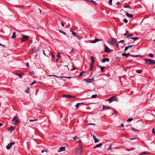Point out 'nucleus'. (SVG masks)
I'll list each match as a JSON object with an SVG mask.
<instances>
[{
	"instance_id": "obj_39",
	"label": "nucleus",
	"mask_w": 155,
	"mask_h": 155,
	"mask_svg": "<svg viewBox=\"0 0 155 155\" xmlns=\"http://www.w3.org/2000/svg\"><path fill=\"white\" fill-rule=\"evenodd\" d=\"M97 94H94V95H93L91 96V97H92V98H96V97H97Z\"/></svg>"
},
{
	"instance_id": "obj_33",
	"label": "nucleus",
	"mask_w": 155,
	"mask_h": 155,
	"mask_svg": "<svg viewBox=\"0 0 155 155\" xmlns=\"http://www.w3.org/2000/svg\"><path fill=\"white\" fill-rule=\"evenodd\" d=\"M135 149V148H131L130 149H126V150L127 151H131V150H132Z\"/></svg>"
},
{
	"instance_id": "obj_56",
	"label": "nucleus",
	"mask_w": 155,
	"mask_h": 155,
	"mask_svg": "<svg viewBox=\"0 0 155 155\" xmlns=\"http://www.w3.org/2000/svg\"><path fill=\"white\" fill-rule=\"evenodd\" d=\"M111 108L109 107H106V108H105V109H110Z\"/></svg>"
},
{
	"instance_id": "obj_7",
	"label": "nucleus",
	"mask_w": 155,
	"mask_h": 155,
	"mask_svg": "<svg viewBox=\"0 0 155 155\" xmlns=\"http://www.w3.org/2000/svg\"><path fill=\"white\" fill-rule=\"evenodd\" d=\"M86 81L88 83H91L93 82L94 81V78L91 79H87V80L85 79Z\"/></svg>"
},
{
	"instance_id": "obj_62",
	"label": "nucleus",
	"mask_w": 155,
	"mask_h": 155,
	"mask_svg": "<svg viewBox=\"0 0 155 155\" xmlns=\"http://www.w3.org/2000/svg\"><path fill=\"white\" fill-rule=\"evenodd\" d=\"M65 78H67L70 79L71 78V77H68V76H65Z\"/></svg>"
},
{
	"instance_id": "obj_43",
	"label": "nucleus",
	"mask_w": 155,
	"mask_h": 155,
	"mask_svg": "<svg viewBox=\"0 0 155 155\" xmlns=\"http://www.w3.org/2000/svg\"><path fill=\"white\" fill-rule=\"evenodd\" d=\"M136 72L138 73H140L142 72V71L140 70H136Z\"/></svg>"
},
{
	"instance_id": "obj_28",
	"label": "nucleus",
	"mask_w": 155,
	"mask_h": 155,
	"mask_svg": "<svg viewBox=\"0 0 155 155\" xmlns=\"http://www.w3.org/2000/svg\"><path fill=\"white\" fill-rule=\"evenodd\" d=\"M91 63H94V58L93 56H92L91 58Z\"/></svg>"
},
{
	"instance_id": "obj_45",
	"label": "nucleus",
	"mask_w": 155,
	"mask_h": 155,
	"mask_svg": "<svg viewBox=\"0 0 155 155\" xmlns=\"http://www.w3.org/2000/svg\"><path fill=\"white\" fill-rule=\"evenodd\" d=\"M36 83V81H34L33 82H32L31 84V85H33L34 84Z\"/></svg>"
},
{
	"instance_id": "obj_20",
	"label": "nucleus",
	"mask_w": 155,
	"mask_h": 155,
	"mask_svg": "<svg viewBox=\"0 0 155 155\" xmlns=\"http://www.w3.org/2000/svg\"><path fill=\"white\" fill-rule=\"evenodd\" d=\"M112 149V145H110L108 148L107 149V150L108 151L111 150Z\"/></svg>"
},
{
	"instance_id": "obj_24",
	"label": "nucleus",
	"mask_w": 155,
	"mask_h": 155,
	"mask_svg": "<svg viewBox=\"0 0 155 155\" xmlns=\"http://www.w3.org/2000/svg\"><path fill=\"white\" fill-rule=\"evenodd\" d=\"M80 104H80V103H77V104L75 105V107H76L77 109H78L79 108V105Z\"/></svg>"
},
{
	"instance_id": "obj_21",
	"label": "nucleus",
	"mask_w": 155,
	"mask_h": 155,
	"mask_svg": "<svg viewBox=\"0 0 155 155\" xmlns=\"http://www.w3.org/2000/svg\"><path fill=\"white\" fill-rule=\"evenodd\" d=\"M138 37H132L130 38L131 39L134 40H137L138 39Z\"/></svg>"
},
{
	"instance_id": "obj_44",
	"label": "nucleus",
	"mask_w": 155,
	"mask_h": 155,
	"mask_svg": "<svg viewBox=\"0 0 155 155\" xmlns=\"http://www.w3.org/2000/svg\"><path fill=\"white\" fill-rule=\"evenodd\" d=\"M112 0H110L109 1V2H108V4L110 5H111L112 4Z\"/></svg>"
},
{
	"instance_id": "obj_4",
	"label": "nucleus",
	"mask_w": 155,
	"mask_h": 155,
	"mask_svg": "<svg viewBox=\"0 0 155 155\" xmlns=\"http://www.w3.org/2000/svg\"><path fill=\"white\" fill-rule=\"evenodd\" d=\"M82 151L83 150L82 148L80 146L79 147L77 148L75 153L76 154H78L81 153Z\"/></svg>"
},
{
	"instance_id": "obj_19",
	"label": "nucleus",
	"mask_w": 155,
	"mask_h": 155,
	"mask_svg": "<svg viewBox=\"0 0 155 155\" xmlns=\"http://www.w3.org/2000/svg\"><path fill=\"white\" fill-rule=\"evenodd\" d=\"M130 54L129 53L126 54L125 52H124L122 54V55L123 56H125V57H127V56L128 55H129Z\"/></svg>"
},
{
	"instance_id": "obj_25",
	"label": "nucleus",
	"mask_w": 155,
	"mask_h": 155,
	"mask_svg": "<svg viewBox=\"0 0 155 155\" xmlns=\"http://www.w3.org/2000/svg\"><path fill=\"white\" fill-rule=\"evenodd\" d=\"M36 49V48L35 46H34L32 48L31 50L32 51H35Z\"/></svg>"
},
{
	"instance_id": "obj_38",
	"label": "nucleus",
	"mask_w": 155,
	"mask_h": 155,
	"mask_svg": "<svg viewBox=\"0 0 155 155\" xmlns=\"http://www.w3.org/2000/svg\"><path fill=\"white\" fill-rule=\"evenodd\" d=\"M76 37L79 40H81L82 38V37H79L78 35H77Z\"/></svg>"
},
{
	"instance_id": "obj_32",
	"label": "nucleus",
	"mask_w": 155,
	"mask_h": 155,
	"mask_svg": "<svg viewBox=\"0 0 155 155\" xmlns=\"http://www.w3.org/2000/svg\"><path fill=\"white\" fill-rule=\"evenodd\" d=\"M95 39V41H96L97 42L98 41H101L103 40L102 39H98V38H96Z\"/></svg>"
},
{
	"instance_id": "obj_49",
	"label": "nucleus",
	"mask_w": 155,
	"mask_h": 155,
	"mask_svg": "<svg viewBox=\"0 0 155 155\" xmlns=\"http://www.w3.org/2000/svg\"><path fill=\"white\" fill-rule=\"evenodd\" d=\"M37 120V119H30L29 120V121L30 122H31L34 121H36Z\"/></svg>"
},
{
	"instance_id": "obj_10",
	"label": "nucleus",
	"mask_w": 155,
	"mask_h": 155,
	"mask_svg": "<svg viewBox=\"0 0 155 155\" xmlns=\"http://www.w3.org/2000/svg\"><path fill=\"white\" fill-rule=\"evenodd\" d=\"M110 99H111V102L114 101H117V97L115 96H113L110 97Z\"/></svg>"
},
{
	"instance_id": "obj_36",
	"label": "nucleus",
	"mask_w": 155,
	"mask_h": 155,
	"mask_svg": "<svg viewBox=\"0 0 155 155\" xmlns=\"http://www.w3.org/2000/svg\"><path fill=\"white\" fill-rule=\"evenodd\" d=\"M89 1H90L91 2H93L95 5H97V3L94 1H93V0H89Z\"/></svg>"
},
{
	"instance_id": "obj_1",
	"label": "nucleus",
	"mask_w": 155,
	"mask_h": 155,
	"mask_svg": "<svg viewBox=\"0 0 155 155\" xmlns=\"http://www.w3.org/2000/svg\"><path fill=\"white\" fill-rule=\"evenodd\" d=\"M145 61L147 64H155V61L150 59H146Z\"/></svg>"
},
{
	"instance_id": "obj_16",
	"label": "nucleus",
	"mask_w": 155,
	"mask_h": 155,
	"mask_svg": "<svg viewBox=\"0 0 155 155\" xmlns=\"http://www.w3.org/2000/svg\"><path fill=\"white\" fill-rule=\"evenodd\" d=\"M98 67L101 69V70L102 72H104V67H102L101 65H98Z\"/></svg>"
},
{
	"instance_id": "obj_23",
	"label": "nucleus",
	"mask_w": 155,
	"mask_h": 155,
	"mask_svg": "<svg viewBox=\"0 0 155 155\" xmlns=\"http://www.w3.org/2000/svg\"><path fill=\"white\" fill-rule=\"evenodd\" d=\"M57 57L58 58H61V56L59 52H57Z\"/></svg>"
},
{
	"instance_id": "obj_22",
	"label": "nucleus",
	"mask_w": 155,
	"mask_h": 155,
	"mask_svg": "<svg viewBox=\"0 0 155 155\" xmlns=\"http://www.w3.org/2000/svg\"><path fill=\"white\" fill-rule=\"evenodd\" d=\"M58 31L61 33L63 34L64 35H66V33L61 30H58Z\"/></svg>"
},
{
	"instance_id": "obj_13",
	"label": "nucleus",
	"mask_w": 155,
	"mask_h": 155,
	"mask_svg": "<svg viewBox=\"0 0 155 155\" xmlns=\"http://www.w3.org/2000/svg\"><path fill=\"white\" fill-rule=\"evenodd\" d=\"M8 131L12 132L15 129L13 126H11L10 127H8Z\"/></svg>"
},
{
	"instance_id": "obj_11",
	"label": "nucleus",
	"mask_w": 155,
	"mask_h": 155,
	"mask_svg": "<svg viewBox=\"0 0 155 155\" xmlns=\"http://www.w3.org/2000/svg\"><path fill=\"white\" fill-rule=\"evenodd\" d=\"M126 15L127 16L130 18H133V15L132 14H130L127 12H126Z\"/></svg>"
},
{
	"instance_id": "obj_5",
	"label": "nucleus",
	"mask_w": 155,
	"mask_h": 155,
	"mask_svg": "<svg viewBox=\"0 0 155 155\" xmlns=\"http://www.w3.org/2000/svg\"><path fill=\"white\" fill-rule=\"evenodd\" d=\"M15 143L14 142H12L9 143L7 146H6V148L7 150H9L10 149L12 146Z\"/></svg>"
},
{
	"instance_id": "obj_35",
	"label": "nucleus",
	"mask_w": 155,
	"mask_h": 155,
	"mask_svg": "<svg viewBox=\"0 0 155 155\" xmlns=\"http://www.w3.org/2000/svg\"><path fill=\"white\" fill-rule=\"evenodd\" d=\"M73 139L74 140H76L78 139V137L76 136L73 137Z\"/></svg>"
},
{
	"instance_id": "obj_27",
	"label": "nucleus",
	"mask_w": 155,
	"mask_h": 155,
	"mask_svg": "<svg viewBox=\"0 0 155 155\" xmlns=\"http://www.w3.org/2000/svg\"><path fill=\"white\" fill-rule=\"evenodd\" d=\"M51 55L52 57V60L53 61H54L53 60V59L54 58H55V56L52 53H51Z\"/></svg>"
},
{
	"instance_id": "obj_64",
	"label": "nucleus",
	"mask_w": 155,
	"mask_h": 155,
	"mask_svg": "<svg viewBox=\"0 0 155 155\" xmlns=\"http://www.w3.org/2000/svg\"><path fill=\"white\" fill-rule=\"evenodd\" d=\"M62 139H63V140H65V137L64 136H62Z\"/></svg>"
},
{
	"instance_id": "obj_2",
	"label": "nucleus",
	"mask_w": 155,
	"mask_h": 155,
	"mask_svg": "<svg viewBox=\"0 0 155 155\" xmlns=\"http://www.w3.org/2000/svg\"><path fill=\"white\" fill-rule=\"evenodd\" d=\"M110 42L111 44H112L114 46L117 47L118 44L117 43L116 40L113 38H112L110 40Z\"/></svg>"
},
{
	"instance_id": "obj_6",
	"label": "nucleus",
	"mask_w": 155,
	"mask_h": 155,
	"mask_svg": "<svg viewBox=\"0 0 155 155\" xmlns=\"http://www.w3.org/2000/svg\"><path fill=\"white\" fill-rule=\"evenodd\" d=\"M21 36L23 37V38L21 40V41L22 42H24L27 39H28L29 38V37L28 36L25 35L23 34H22Z\"/></svg>"
},
{
	"instance_id": "obj_50",
	"label": "nucleus",
	"mask_w": 155,
	"mask_h": 155,
	"mask_svg": "<svg viewBox=\"0 0 155 155\" xmlns=\"http://www.w3.org/2000/svg\"><path fill=\"white\" fill-rule=\"evenodd\" d=\"M147 153L144 152L141 153H140V154L141 155H142L143 154H147Z\"/></svg>"
},
{
	"instance_id": "obj_46",
	"label": "nucleus",
	"mask_w": 155,
	"mask_h": 155,
	"mask_svg": "<svg viewBox=\"0 0 155 155\" xmlns=\"http://www.w3.org/2000/svg\"><path fill=\"white\" fill-rule=\"evenodd\" d=\"M124 42V40H121L120 41L118 42L119 43H123Z\"/></svg>"
},
{
	"instance_id": "obj_60",
	"label": "nucleus",
	"mask_w": 155,
	"mask_h": 155,
	"mask_svg": "<svg viewBox=\"0 0 155 155\" xmlns=\"http://www.w3.org/2000/svg\"><path fill=\"white\" fill-rule=\"evenodd\" d=\"M128 35V36H129V37H131V36H133V34H129Z\"/></svg>"
},
{
	"instance_id": "obj_54",
	"label": "nucleus",
	"mask_w": 155,
	"mask_h": 155,
	"mask_svg": "<svg viewBox=\"0 0 155 155\" xmlns=\"http://www.w3.org/2000/svg\"><path fill=\"white\" fill-rule=\"evenodd\" d=\"M72 35L74 36H76L77 35L76 34V33L75 32H73L72 34Z\"/></svg>"
},
{
	"instance_id": "obj_57",
	"label": "nucleus",
	"mask_w": 155,
	"mask_h": 155,
	"mask_svg": "<svg viewBox=\"0 0 155 155\" xmlns=\"http://www.w3.org/2000/svg\"><path fill=\"white\" fill-rule=\"evenodd\" d=\"M93 138L94 140H95V139H96L97 138L95 136V135L94 134L93 135Z\"/></svg>"
},
{
	"instance_id": "obj_40",
	"label": "nucleus",
	"mask_w": 155,
	"mask_h": 155,
	"mask_svg": "<svg viewBox=\"0 0 155 155\" xmlns=\"http://www.w3.org/2000/svg\"><path fill=\"white\" fill-rule=\"evenodd\" d=\"M133 120V119L132 118H130L127 120V121L130 122Z\"/></svg>"
},
{
	"instance_id": "obj_14",
	"label": "nucleus",
	"mask_w": 155,
	"mask_h": 155,
	"mask_svg": "<svg viewBox=\"0 0 155 155\" xmlns=\"http://www.w3.org/2000/svg\"><path fill=\"white\" fill-rule=\"evenodd\" d=\"M109 58H104L103 59L102 62L105 63V62H109Z\"/></svg>"
},
{
	"instance_id": "obj_55",
	"label": "nucleus",
	"mask_w": 155,
	"mask_h": 155,
	"mask_svg": "<svg viewBox=\"0 0 155 155\" xmlns=\"http://www.w3.org/2000/svg\"><path fill=\"white\" fill-rule=\"evenodd\" d=\"M106 101H109L110 103H111V99H110V98H108V99H107L106 100Z\"/></svg>"
},
{
	"instance_id": "obj_58",
	"label": "nucleus",
	"mask_w": 155,
	"mask_h": 155,
	"mask_svg": "<svg viewBox=\"0 0 155 155\" xmlns=\"http://www.w3.org/2000/svg\"><path fill=\"white\" fill-rule=\"evenodd\" d=\"M59 77H58V78H65V76H61V77H60V76H58Z\"/></svg>"
},
{
	"instance_id": "obj_52",
	"label": "nucleus",
	"mask_w": 155,
	"mask_h": 155,
	"mask_svg": "<svg viewBox=\"0 0 155 155\" xmlns=\"http://www.w3.org/2000/svg\"><path fill=\"white\" fill-rule=\"evenodd\" d=\"M50 76H54V77H58V76H56L54 74V75H50Z\"/></svg>"
},
{
	"instance_id": "obj_48",
	"label": "nucleus",
	"mask_w": 155,
	"mask_h": 155,
	"mask_svg": "<svg viewBox=\"0 0 155 155\" xmlns=\"http://www.w3.org/2000/svg\"><path fill=\"white\" fill-rule=\"evenodd\" d=\"M128 31L127 30L126 31V33L125 34H124L123 35L124 36H126V35H127V34H128Z\"/></svg>"
},
{
	"instance_id": "obj_9",
	"label": "nucleus",
	"mask_w": 155,
	"mask_h": 155,
	"mask_svg": "<svg viewBox=\"0 0 155 155\" xmlns=\"http://www.w3.org/2000/svg\"><path fill=\"white\" fill-rule=\"evenodd\" d=\"M65 147H60L58 150V152H61L65 151Z\"/></svg>"
},
{
	"instance_id": "obj_30",
	"label": "nucleus",
	"mask_w": 155,
	"mask_h": 155,
	"mask_svg": "<svg viewBox=\"0 0 155 155\" xmlns=\"http://www.w3.org/2000/svg\"><path fill=\"white\" fill-rule=\"evenodd\" d=\"M25 92L26 93H29V88H27V89L25 91Z\"/></svg>"
},
{
	"instance_id": "obj_34",
	"label": "nucleus",
	"mask_w": 155,
	"mask_h": 155,
	"mask_svg": "<svg viewBox=\"0 0 155 155\" xmlns=\"http://www.w3.org/2000/svg\"><path fill=\"white\" fill-rule=\"evenodd\" d=\"M131 130H133V131H139V130L136 129H135V128H134L133 127H132V128Z\"/></svg>"
},
{
	"instance_id": "obj_29",
	"label": "nucleus",
	"mask_w": 155,
	"mask_h": 155,
	"mask_svg": "<svg viewBox=\"0 0 155 155\" xmlns=\"http://www.w3.org/2000/svg\"><path fill=\"white\" fill-rule=\"evenodd\" d=\"M85 73V72H81L80 74L78 76L79 77H80L81 76H85V75H84V74H83L84 73Z\"/></svg>"
},
{
	"instance_id": "obj_31",
	"label": "nucleus",
	"mask_w": 155,
	"mask_h": 155,
	"mask_svg": "<svg viewBox=\"0 0 155 155\" xmlns=\"http://www.w3.org/2000/svg\"><path fill=\"white\" fill-rule=\"evenodd\" d=\"M97 42V41H95V39L94 40L91 41V42H90L92 43H95Z\"/></svg>"
},
{
	"instance_id": "obj_51",
	"label": "nucleus",
	"mask_w": 155,
	"mask_h": 155,
	"mask_svg": "<svg viewBox=\"0 0 155 155\" xmlns=\"http://www.w3.org/2000/svg\"><path fill=\"white\" fill-rule=\"evenodd\" d=\"M94 140L95 143H97L99 141V140H98L97 138H96V139H95Z\"/></svg>"
},
{
	"instance_id": "obj_47",
	"label": "nucleus",
	"mask_w": 155,
	"mask_h": 155,
	"mask_svg": "<svg viewBox=\"0 0 155 155\" xmlns=\"http://www.w3.org/2000/svg\"><path fill=\"white\" fill-rule=\"evenodd\" d=\"M94 125V126L95 125V124L94 123H89L87 124V125Z\"/></svg>"
},
{
	"instance_id": "obj_18",
	"label": "nucleus",
	"mask_w": 155,
	"mask_h": 155,
	"mask_svg": "<svg viewBox=\"0 0 155 155\" xmlns=\"http://www.w3.org/2000/svg\"><path fill=\"white\" fill-rule=\"evenodd\" d=\"M16 38V34L15 32H14L13 33L12 36L11 37V38L12 39H15Z\"/></svg>"
},
{
	"instance_id": "obj_42",
	"label": "nucleus",
	"mask_w": 155,
	"mask_h": 155,
	"mask_svg": "<svg viewBox=\"0 0 155 155\" xmlns=\"http://www.w3.org/2000/svg\"><path fill=\"white\" fill-rule=\"evenodd\" d=\"M123 21L124 23H127L128 21V20L126 18H124V19Z\"/></svg>"
},
{
	"instance_id": "obj_37",
	"label": "nucleus",
	"mask_w": 155,
	"mask_h": 155,
	"mask_svg": "<svg viewBox=\"0 0 155 155\" xmlns=\"http://www.w3.org/2000/svg\"><path fill=\"white\" fill-rule=\"evenodd\" d=\"M149 56L151 58H153V55L152 53H150L149 54Z\"/></svg>"
},
{
	"instance_id": "obj_26",
	"label": "nucleus",
	"mask_w": 155,
	"mask_h": 155,
	"mask_svg": "<svg viewBox=\"0 0 155 155\" xmlns=\"http://www.w3.org/2000/svg\"><path fill=\"white\" fill-rule=\"evenodd\" d=\"M133 57H141V56L140 55H133L131 56Z\"/></svg>"
},
{
	"instance_id": "obj_61",
	"label": "nucleus",
	"mask_w": 155,
	"mask_h": 155,
	"mask_svg": "<svg viewBox=\"0 0 155 155\" xmlns=\"http://www.w3.org/2000/svg\"><path fill=\"white\" fill-rule=\"evenodd\" d=\"M94 63H91V64H90V66H91L93 67V65Z\"/></svg>"
},
{
	"instance_id": "obj_63",
	"label": "nucleus",
	"mask_w": 155,
	"mask_h": 155,
	"mask_svg": "<svg viewBox=\"0 0 155 155\" xmlns=\"http://www.w3.org/2000/svg\"><path fill=\"white\" fill-rule=\"evenodd\" d=\"M106 106H105V105H103V109H105V108H106Z\"/></svg>"
},
{
	"instance_id": "obj_15",
	"label": "nucleus",
	"mask_w": 155,
	"mask_h": 155,
	"mask_svg": "<svg viewBox=\"0 0 155 155\" xmlns=\"http://www.w3.org/2000/svg\"><path fill=\"white\" fill-rule=\"evenodd\" d=\"M102 143H99L96 146H95L94 147V149H95L97 147H100L102 145Z\"/></svg>"
},
{
	"instance_id": "obj_53",
	"label": "nucleus",
	"mask_w": 155,
	"mask_h": 155,
	"mask_svg": "<svg viewBox=\"0 0 155 155\" xmlns=\"http://www.w3.org/2000/svg\"><path fill=\"white\" fill-rule=\"evenodd\" d=\"M152 133H153L154 135H155V131H154V128H153V129H152Z\"/></svg>"
},
{
	"instance_id": "obj_8",
	"label": "nucleus",
	"mask_w": 155,
	"mask_h": 155,
	"mask_svg": "<svg viewBox=\"0 0 155 155\" xmlns=\"http://www.w3.org/2000/svg\"><path fill=\"white\" fill-rule=\"evenodd\" d=\"M105 47L104 50L105 51L107 52H110L111 51V50L106 45H104Z\"/></svg>"
},
{
	"instance_id": "obj_59",
	"label": "nucleus",
	"mask_w": 155,
	"mask_h": 155,
	"mask_svg": "<svg viewBox=\"0 0 155 155\" xmlns=\"http://www.w3.org/2000/svg\"><path fill=\"white\" fill-rule=\"evenodd\" d=\"M93 66H90V71H91L92 69V68H93Z\"/></svg>"
},
{
	"instance_id": "obj_12",
	"label": "nucleus",
	"mask_w": 155,
	"mask_h": 155,
	"mask_svg": "<svg viewBox=\"0 0 155 155\" xmlns=\"http://www.w3.org/2000/svg\"><path fill=\"white\" fill-rule=\"evenodd\" d=\"M64 97H70L71 98H75V97L74 96H71L70 95H67V94H65L64 96Z\"/></svg>"
},
{
	"instance_id": "obj_3",
	"label": "nucleus",
	"mask_w": 155,
	"mask_h": 155,
	"mask_svg": "<svg viewBox=\"0 0 155 155\" xmlns=\"http://www.w3.org/2000/svg\"><path fill=\"white\" fill-rule=\"evenodd\" d=\"M12 121L14 122H13V124L15 125L18 124V120L17 118V117H13L12 120Z\"/></svg>"
},
{
	"instance_id": "obj_41",
	"label": "nucleus",
	"mask_w": 155,
	"mask_h": 155,
	"mask_svg": "<svg viewBox=\"0 0 155 155\" xmlns=\"http://www.w3.org/2000/svg\"><path fill=\"white\" fill-rule=\"evenodd\" d=\"M124 8H129L130 9H131V8L130 7V6H128V5H126V6H125L124 7Z\"/></svg>"
},
{
	"instance_id": "obj_17",
	"label": "nucleus",
	"mask_w": 155,
	"mask_h": 155,
	"mask_svg": "<svg viewBox=\"0 0 155 155\" xmlns=\"http://www.w3.org/2000/svg\"><path fill=\"white\" fill-rule=\"evenodd\" d=\"M134 46V45H129L128 46H126L125 47V48L124 51L127 50L128 49V48H132V47Z\"/></svg>"
}]
</instances>
